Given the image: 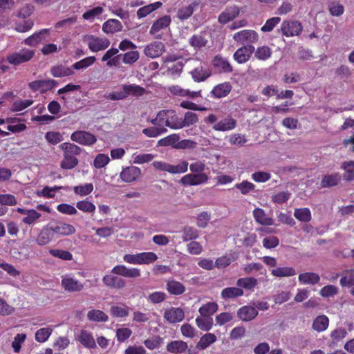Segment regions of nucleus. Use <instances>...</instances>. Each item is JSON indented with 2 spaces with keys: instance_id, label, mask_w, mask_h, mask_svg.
Listing matches in <instances>:
<instances>
[{
  "instance_id": "obj_60",
  "label": "nucleus",
  "mask_w": 354,
  "mask_h": 354,
  "mask_svg": "<svg viewBox=\"0 0 354 354\" xmlns=\"http://www.w3.org/2000/svg\"><path fill=\"white\" fill-rule=\"evenodd\" d=\"M26 334L18 333L17 334L11 343V346L15 353H18L21 351V345L26 339Z\"/></svg>"
},
{
  "instance_id": "obj_20",
  "label": "nucleus",
  "mask_w": 354,
  "mask_h": 354,
  "mask_svg": "<svg viewBox=\"0 0 354 354\" xmlns=\"http://www.w3.org/2000/svg\"><path fill=\"white\" fill-rule=\"evenodd\" d=\"M102 281L105 286L109 288L121 289L123 288L125 285V281L115 275L107 274L102 278Z\"/></svg>"
},
{
  "instance_id": "obj_17",
  "label": "nucleus",
  "mask_w": 354,
  "mask_h": 354,
  "mask_svg": "<svg viewBox=\"0 0 354 354\" xmlns=\"http://www.w3.org/2000/svg\"><path fill=\"white\" fill-rule=\"evenodd\" d=\"M176 60V57L173 55H168L165 59V67L167 68L169 73L173 76L178 75L183 68V62L178 61L174 63Z\"/></svg>"
},
{
  "instance_id": "obj_23",
  "label": "nucleus",
  "mask_w": 354,
  "mask_h": 354,
  "mask_svg": "<svg viewBox=\"0 0 354 354\" xmlns=\"http://www.w3.org/2000/svg\"><path fill=\"white\" fill-rule=\"evenodd\" d=\"M190 75L194 82H201L205 81L211 75V71L208 68L200 66L191 71Z\"/></svg>"
},
{
  "instance_id": "obj_52",
  "label": "nucleus",
  "mask_w": 354,
  "mask_h": 354,
  "mask_svg": "<svg viewBox=\"0 0 354 354\" xmlns=\"http://www.w3.org/2000/svg\"><path fill=\"white\" fill-rule=\"evenodd\" d=\"M41 216V214L35 209H29L26 215L22 218V221L29 225H34L37 223Z\"/></svg>"
},
{
  "instance_id": "obj_4",
  "label": "nucleus",
  "mask_w": 354,
  "mask_h": 354,
  "mask_svg": "<svg viewBox=\"0 0 354 354\" xmlns=\"http://www.w3.org/2000/svg\"><path fill=\"white\" fill-rule=\"evenodd\" d=\"M83 41L92 53H97L104 50L106 49L111 44L109 39L93 35H85Z\"/></svg>"
},
{
  "instance_id": "obj_40",
  "label": "nucleus",
  "mask_w": 354,
  "mask_h": 354,
  "mask_svg": "<svg viewBox=\"0 0 354 354\" xmlns=\"http://www.w3.org/2000/svg\"><path fill=\"white\" fill-rule=\"evenodd\" d=\"M53 331V326H46L38 329L35 332V338L39 343L46 342Z\"/></svg>"
},
{
  "instance_id": "obj_10",
  "label": "nucleus",
  "mask_w": 354,
  "mask_h": 354,
  "mask_svg": "<svg viewBox=\"0 0 354 354\" xmlns=\"http://www.w3.org/2000/svg\"><path fill=\"white\" fill-rule=\"evenodd\" d=\"M233 39L239 44L255 43L259 39V35L253 30H243L234 34Z\"/></svg>"
},
{
  "instance_id": "obj_63",
  "label": "nucleus",
  "mask_w": 354,
  "mask_h": 354,
  "mask_svg": "<svg viewBox=\"0 0 354 354\" xmlns=\"http://www.w3.org/2000/svg\"><path fill=\"white\" fill-rule=\"evenodd\" d=\"M140 265L150 264L158 259V256L153 252H144L139 253Z\"/></svg>"
},
{
  "instance_id": "obj_18",
  "label": "nucleus",
  "mask_w": 354,
  "mask_h": 354,
  "mask_svg": "<svg viewBox=\"0 0 354 354\" xmlns=\"http://www.w3.org/2000/svg\"><path fill=\"white\" fill-rule=\"evenodd\" d=\"M258 315L257 308L252 306H245L237 311V316L243 322L254 319Z\"/></svg>"
},
{
  "instance_id": "obj_56",
  "label": "nucleus",
  "mask_w": 354,
  "mask_h": 354,
  "mask_svg": "<svg viewBox=\"0 0 354 354\" xmlns=\"http://www.w3.org/2000/svg\"><path fill=\"white\" fill-rule=\"evenodd\" d=\"M62 189V187H45L40 191L36 192V195L39 197H44L46 198H53L57 191Z\"/></svg>"
},
{
  "instance_id": "obj_44",
  "label": "nucleus",
  "mask_w": 354,
  "mask_h": 354,
  "mask_svg": "<svg viewBox=\"0 0 354 354\" xmlns=\"http://www.w3.org/2000/svg\"><path fill=\"white\" fill-rule=\"evenodd\" d=\"M231 91V86L229 83H223L216 86L212 91L213 96L221 98L226 96Z\"/></svg>"
},
{
  "instance_id": "obj_50",
  "label": "nucleus",
  "mask_w": 354,
  "mask_h": 354,
  "mask_svg": "<svg viewBox=\"0 0 354 354\" xmlns=\"http://www.w3.org/2000/svg\"><path fill=\"white\" fill-rule=\"evenodd\" d=\"M76 207L84 213L91 214H93L96 209L95 205L87 199L77 202Z\"/></svg>"
},
{
  "instance_id": "obj_59",
  "label": "nucleus",
  "mask_w": 354,
  "mask_h": 354,
  "mask_svg": "<svg viewBox=\"0 0 354 354\" xmlns=\"http://www.w3.org/2000/svg\"><path fill=\"white\" fill-rule=\"evenodd\" d=\"M93 190V185L92 183H85L80 185L73 187V192L75 194L80 196H85L91 194Z\"/></svg>"
},
{
  "instance_id": "obj_2",
  "label": "nucleus",
  "mask_w": 354,
  "mask_h": 354,
  "mask_svg": "<svg viewBox=\"0 0 354 354\" xmlns=\"http://www.w3.org/2000/svg\"><path fill=\"white\" fill-rule=\"evenodd\" d=\"M59 147L64 151V159L61 162V167L64 169H71L74 168L78 163L75 155L81 152V149L72 143L64 142Z\"/></svg>"
},
{
  "instance_id": "obj_14",
  "label": "nucleus",
  "mask_w": 354,
  "mask_h": 354,
  "mask_svg": "<svg viewBox=\"0 0 354 354\" xmlns=\"http://www.w3.org/2000/svg\"><path fill=\"white\" fill-rule=\"evenodd\" d=\"M281 32L286 37L298 35L302 30L300 23L296 21H285L281 26Z\"/></svg>"
},
{
  "instance_id": "obj_58",
  "label": "nucleus",
  "mask_w": 354,
  "mask_h": 354,
  "mask_svg": "<svg viewBox=\"0 0 354 354\" xmlns=\"http://www.w3.org/2000/svg\"><path fill=\"white\" fill-rule=\"evenodd\" d=\"M153 127L146 128L142 130V133L149 138H156L167 132V129L160 127L158 125H153Z\"/></svg>"
},
{
  "instance_id": "obj_12",
  "label": "nucleus",
  "mask_w": 354,
  "mask_h": 354,
  "mask_svg": "<svg viewBox=\"0 0 354 354\" xmlns=\"http://www.w3.org/2000/svg\"><path fill=\"white\" fill-rule=\"evenodd\" d=\"M165 50L163 43L160 41H153L145 46V55L151 59L157 58L161 56Z\"/></svg>"
},
{
  "instance_id": "obj_5",
  "label": "nucleus",
  "mask_w": 354,
  "mask_h": 354,
  "mask_svg": "<svg viewBox=\"0 0 354 354\" xmlns=\"http://www.w3.org/2000/svg\"><path fill=\"white\" fill-rule=\"evenodd\" d=\"M61 286L67 292H77L82 291L84 286L72 274H65L61 277Z\"/></svg>"
},
{
  "instance_id": "obj_9",
  "label": "nucleus",
  "mask_w": 354,
  "mask_h": 354,
  "mask_svg": "<svg viewBox=\"0 0 354 354\" xmlns=\"http://www.w3.org/2000/svg\"><path fill=\"white\" fill-rule=\"evenodd\" d=\"M71 138L74 142L86 146L92 145L97 141V138L93 134L85 131H77L73 133Z\"/></svg>"
},
{
  "instance_id": "obj_27",
  "label": "nucleus",
  "mask_w": 354,
  "mask_h": 354,
  "mask_svg": "<svg viewBox=\"0 0 354 354\" xmlns=\"http://www.w3.org/2000/svg\"><path fill=\"white\" fill-rule=\"evenodd\" d=\"M187 348V344L182 340H174L167 345V351L173 354H182Z\"/></svg>"
},
{
  "instance_id": "obj_36",
  "label": "nucleus",
  "mask_w": 354,
  "mask_h": 354,
  "mask_svg": "<svg viewBox=\"0 0 354 354\" xmlns=\"http://www.w3.org/2000/svg\"><path fill=\"white\" fill-rule=\"evenodd\" d=\"M54 234L50 225L44 227L37 238V243L40 245H45L50 242Z\"/></svg>"
},
{
  "instance_id": "obj_45",
  "label": "nucleus",
  "mask_w": 354,
  "mask_h": 354,
  "mask_svg": "<svg viewBox=\"0 0 354 354\" xmlns=\"http://www.w3.org/2000/svg\"><path fill=\"white\" fill-rule=\"evenodd\" d=\"M243 295V290L237 287L224 288L221 292V297L224 299H233Z\"/></svg>"
},
{
  "instance_id": "obj_26",
  "label": "nucleus",
  "mask_w": 354,
  "mask_h": 354,
  "mask_svg": "<svg viewBox=\"0 0 354 354\" xmlns=\"http://www.w3.org/2000/svg\"><path fill=\"white\" fill-rule=\"evenodd\" d=\"M216 340L217 337L214 333H205L201 337L200 339L196 345V348L199 351L205 350L210 345L216 342Z\"/></svg>"
},
{
  "instance_id": "obj_31",
  "label": "nucleus",
  "mask_w": 354,
  "mask_h": 354,
  "mask_svg": "<svg viewBox=\"0 0 354 354\" xmlns=\"http://www.w3.org/2000/svg\"><path fill=\"white\" fill-rule=\"evenodd\" d=\"M212 64L220 72L230 73L232 71V67L228 60L221 55H217L214 58Z\"/></svg>"
},
{
  "instance_id": "obj_46",
  "label": "nucleus",
  "mask_w": 354,
  "mask_h": 354,
  "mask_svg": "<svg viewBox=\"0 0 354 354\" xmlns=\"http://www.w3.org/2000/svg\"><path fill=\"white\" fill-rule=\"evenodd\" d=\"M341 180V176L338 173L327 174L323 176L321 185L323 187H329L338 184Z\"/></svg>"
},
{
  "instance_id": "obj_57",
  "label": "nucleus",
  "mask_w": 354,
  "mask_h": 354,
  "mask_svg": "<svg viewBox=\"0 0 354 354\" xmlns=\"http://www.w3.org/2000/svg\"><path fill=\"white\" fill-rule=\"evenodd\" d=\"M95 60L96 58L94 56L87 57L73 64V69L82 70L86 68L93 65Z\"/></svg>"
},
{
  "instance_id": "obj_16",
  "label": "nucleus",
  "mask_w": 354,
  "mask_h": 354,
  "mask_svg": "<svg viewBox=\"0 0 354 354\" xmlns=\"http://www.w3.org/2000/svg\"><path fill=\"white\" fill-rule=\"evenodd\" d=\"M254 51V47L252 45H246L238 48L234 54V59L239 64L245 63L249 60Z\"/></svg>"
},
{
  "instance_id": "obj_21",
  "label": "nucleus",
  "mask_w": 354,
  "mask_h": 354,
  "mask_svg": "<svg viewBox=\"0 0 354 354\" xmlns=\"http://www.w3.org/2000/svg\"><path fill=\"white\" fill-rule=\"evenodd\" d=\"M169 92L176 96L187 97L189 98H196L201 96V91H190L188 89H185L178 85H173L169 87Z\"/></svg>"
},
{
  "instance_id": "obj_55",
  "label": "nucleus",
  "mask_w": 354,
  "mask_h": 354,
  "mask_svg": "<svg viewBox=\"0 0 354 354\" xmlns=\"http://www.w3.org/2000/svg\"><path fill=\"white\" fill-rule=\"evenodd\" d=\"M254 57L259 60H266L271 56V49L267 46H259L254 51Z\"/></svg>"
},
{
  "instance_id": "obj_24",
  "label": "nucleus",
  "mask_w": 354,
  "mask_h": 354,
  "mask_svg": "<svg viewBox=\"0 0 354 354\" xmlns=\"http://www.w3.org/2000/svg\"><path fill=\"white\" fill-rule=\"evenodd\" d=\"M50 73L55 77H64L73 75L74 71L73 66L68 67L62 64H57L51 67Z\"/></svg>"
},
{
  "instance_id": "obj_54",
  "label": "nucleus",
  "mask_w": 354,
  "mask_h": 354,
  "mask_svg": "<svg viewBox=\"0 0 354 354\" xmlns=\"http://www.w3.org/2000/svg\"><path fill=\"white\" fill-rule=\"evenodd\" d=\"M342 287L354 286V269L347 270L344 273L339 281Z\"/></svg>"
},
{
  "instance_id": "obj_3",
  "label": "nucleus",
  "mask_w": 354,
  "mask_h": 354,
  "mask_svg": "<svg viewBox=\"0 0 354 354\" xmlns=\"http://www.w3.org/2000/svg\"><path fill=\"white\" fill-rule=\"evenodd\" d=\"M153 125L160 127H169L172 129H178V116L174 110H162L159 111L156 118L151 120Z\"/></svg>"
},
{
  "instance_id": "obj_62",
  "label": "nucleus",
  "mask_w": 354,
  "mask_h": 354,
  "mask_svg": "<svg viewBox=\"0 0 354 354\" xmlns=\"http://www.w3.org/2000/svg\"><path fill=\"white\" fill-rule=\"evenodd\" d=\"M236 284L241 288L250 290L257 285V279L253 277L241 278L237 280Z\"/></svg>"
},
{
  "instance_id": "obj_29",
  "label": "nucleus",
  "mask_w": 354,
  "mask_h": 354,
  "mask_svg": "<svg viewBox=\"0 0 354 354\" xmlns=\"http://www.w3.org/2000/svg\"><path fill=\"white\" fill-rule=\"evenodd\" d=\"M122 30V25L121 22L115 19H109L102 26V30L106 34H114Z\"/></svg>"
},
{
  "instance_id": "obj_48",
  "label": "nucleus",
  "mask_w": 354,
  "mask_h": 354,
  "mask_svg": "<svg viewBox=\"0 0 354 354\" xmlns=\"http://www.w3.org/2000/svg\"><path fill=\"white\" fill-rule=\"evenodd\" d=\"M294 216L299 221L309 222L312 218L310 210L307 207L297 208L294 212Z\"/></svg>"
},
{
  "instance_id": "obj_33",
  "label": "nucleus",
  "mask_w": 354,
  "mask_h": 354,
  "mask_svg": "<svg viewBox=\"0 0 354 354\" xmlns=\"http://www.w3.org/2000/svg\"><path fill=\"white\" fill-rule=\"evenodd\" d=\"M270 272L275 277H289L296 274L295 269L290 266L274 268Z\"/></svg>"
},
{
  "instance_id": "obj_19",
  "label": "nucleus",
  "mask_w": 354,
  "mask_h": 354,
  "mask_svg": "<svg viewBox=\"0 0 354 354\" xmlns=\"http://www.w3.org/2000/svg\"><path fill=\"white\" fill-rule=\"evenodd\" d=\"M76 339L86 348H95L96 347V342L93 335L87 330H81L77 335Z\"/></svg>"
},
{
  "instance_id": "obj_11",
  "label": "nucleus",
  "mask_w": 354,
  "mask_h": 354,
  "mask_svg": "<svg viewBox=\"0 0 354 354\" xmlns=\"http://www.w3.org/2000/svg\"><path fill=\"white\" fill-rule=\"evenodd\" d=\"M111 273L128 278H137L141 275L138 268H129L124 265H117L111 270Z\"/></svg>"
},
{
  "instance_id": "obj_1",
  "label": "nucleus",
  "mask_w": 354,
  "mask_h": 354,
  "mask_svg": "<svg viewBox=\"0 0 354 354\" xmlns=\"http://www.w3.org/2000/svg\"><path fill=\"white\" fill-rule=\"evenodd\" d=\"M205 165L201 161H196L192 163L189 169L192 172L182 177L180 183L185 186H196L205 183L209 176L204 172Z\"/></svg>"
},
{
  "instance_id": "obj_8",
  "label": "nucleus",
  "mask_w": 354,
  "mask_h": 354,
  "mask_svg": "<svg viewBox=\"0 0 354 354\" xmlns=\"http://www.w3.org/2000/svg\"><path fill=\"white\" fill-rule=\"evenodd\" d=\"M141 169L136 166L122 167L120 174V179L124 183H133L137 181L141 176Z\"/></svg>"
},
{
  "instance_id": "obj_47",
  "label": "nucleus",
  "mask_w": 354,
  "mask_h": 354,
  "mask_svg": "<svg viewBox=\"0 0 354 354\" xmlns=\"http://www.w3.org/2000/svg\"><path fill=\"white\" fill-rule=\"evenodd\" d=\"M155 158L152 153H134L131 156L132 162L136 165H142L151 162Z\"/></svg>"
},
{
  "instance_id": "obj_51",
  "label": "nucleus",
  "mask_w": 354,
  "mask_h": 354,
  "mask_svg": "<svg viewBox=\"0 0 354 354\" xmlns=\"http://www.w3.org/2000/svg\"><path fill=\"white\" fill-rule=\"evenodd\" d=\"M341 168L344 170V179L350 181L354 180V161H345Z\"/></svg>"
},
{
  "instance_id": "obj_7",
  "label": "nucleus",
  "mask_w": 354,
  "mask_h": 354,
  "mask_svg": "<svg viewBox=\"0 0 354 354\" xmlns=\"http://www.w3.org/2000/svg\"><path fill=\"white\" fill-rule=\"evenodd\" d=\"M171 22V19L169 15L162 16L153 23L150 28L149 33L157 38H160L162 31L168 28Z\"/></svg>"
},
{
  "instance_id": "obj_30",
  "label": "nucleus",
  "mask_w": 354,
  "mask_h": 354,
  "mask_svg": "<svg viewBox=\"0 0 354 354\" xmlns=\"http://www.w3.org/2000/svg\"><path fill=\"white\" fill-rule=\"evenodd\" d=\"M207 35L205 33H200L194 35L189 39V44L194 49H200L205 47L208 43Z\"/></svg>"
},
{
  "instance_id": "obj_49",
  "label": "nucleus",
  "mask_w": 354,
  "mask_h": 354,
  "mask_svg": "<svg viewBox=\"0 0 354 354\" xmlns=\"http://www.w3.org/2000/svg\"><path fill=\"white\" fill-rule=\"evenodd\" d=\"M46 32V30H43L38 32H35L27 39H26L24 40V44L28 46H35L44 39V35Z\"/></svg>"
},
{
  "instance_id": "obj_38",
  "label": "nucleus",
  "mask_w": 354,
  "mask_h": 354,
  "mask_svg": "<svg viewBox=\"0 0 354 354\" xmlns=\"http://www.w3.org/2000/svg\"><path fill=\"white\" fill-rule=\"evenodd\" d=\"M88 320L95 322H106L109 320V316L102 310L97 309H91L87 313Z\"/></svg>"
},
{
  "instance_id": "obj_53",
  "label": "nucleus",
  "mask_w": 354,
  "mask_h": 354,
  "mask_svg": "<svg viewBox=\"0 0 354 354\" xmlns=\"http://www.w3.org/2000/svg\"><path fill=\"white\" fill-rule=\"evenodd\" d=\"M195 322L196 326L203 331H209L213 326V320L211 317H198Z\"/></svg>"
},
{
  "instance_id": "obj_28",
  "label": "nucleus",
  "mask_w": 354,
  "mask_h": 354,
  "mask_svg": "<svg viewBox=\"0 0 354 354\" xmlns=\"http://www.w3.org/2000/svg\"><path fill=\"white\" fill-rule=\"evenodd\" d=\"M253 216L255 221L261 225H272L274 224L273 219L268 216L263 209H254L253 211Z\"/></svg>"
},
{
  "instance_id": "obj_37",
  "label": "nucleus",
  "mask_w": 354,
  "mask_h": 354,
  "mask_svg": "<svg viewBox=\"0 0 354 354\" xmlns=\"http://www.w3.org/2000/svg\"><path fill=\"white\" fill-rule=\"evenodd\" d=\"M130 308L125 304L113 305L110 308L111 315L117 317H126L129 315Z\"/></svg>"
},
{
  "instance_id": "obj_32",
  "label": "nucleus",
  "mask_w": 354,
  "mask_h": 354,
  "mask_svg": "<svg viewBox=\"0 0 354 354\" xmlns=\"http://www.w3.org/2000/svg\"><path fill=\"white\" fill-rule=\"evenodd\" d=\"M166 289L171 295H180L185 292V286L180 282L169 279L167 281L166 284Z\"/></svg>"
},
{
  "instance_id": "obj_15",
  "label": "nucleus",
  "mask_w": 354,
  "mask_h": 354,
  "mask_svg": "<svg viewBox=\"0 0 354 354\" xmlns=\"http://www.w3.org/2000/svg\"><path fill=\"white\" fill-rule=\"evenodd\" d=\"M50 226L53 234L59 236H70L76 232L73 225L64 222H58Z\"/></svg>"
},
{
  "instance_id": "obj_35",
  "label": "nucleus",
  "mask_w": 354,
  "mask_h": 354,
  "mask_svg": "<svg viewBox=\"0 0 354 354\" xmlns=\"http://www.w3.org/2000/svg\"><path fill=\"white\" fill-rule=\"evenodd\" d=\"M198 118L197 114L193 112H187L185 114L184 118H179L178 117V129H183L185 127H189L198 122Z\"/></svg>"
},
{
  "instance_id": "obj_42",
  "label": "nucleus",
  "mask_w": 354,
  "mask_h": 354,
  "mask_svg": "<svg viewBox=\"0 0 354 354\" xmlns=\"http://www.w3.org/2000/svg\"><path fill=\"white\" fill-rule=\"evenodd\" d=\"M162 6V3L160 1H157L147 6H145L140 8H139L137 11V16L139 19H142L145 17L153 11L158 9Z\"/></svg>"
},
{
  "instance_id": "obj_64",
  "label": "nucleus",
  "mask_w": 354,
  "mask_h": 354,
  "mask_svg": "<svg viewBox=\"0 0 354 354\" xmlns=\"http://www.w3.org/2000/svg\"><path fill=\"white\" fill-rule=\"evenodd\" d=\"M198 236V230L191 226H185L183 229V239L184 241L196 239Z\"/></svg>"
},
{
  "instance_id": "obj_39",
  "label": "nucleus",
  "mask_w": 354,
  "mask_h": 354,
  "mask_svg": "<svg viewBox=\"0 0 354 354\" xmlns=\"http://www.w3.org/2000/svg\"><path fill=\"white\" fill-rule=\"evenodd\" d=\"M329 325V319L326 315H319L313 321L312 328L317 332L326 330Z\"/></svg>"
},
{
  "instance_id": "obj_61",
  "label": "nucleus",
  "mask_w": 354,
  "mask_h": 354,
  "mask_svg": "<svg viewBox=\"0 0 354 354\" xmlns=\"http://www.w3.org/2000/svg\"><path fill=\"white\" fill-rule=\"evenodd\" d=\"M194 3L182 6L178 9L177 17L180 20H185L192 16L194 12Z\"/></svg>"
},
{
  "instance_id": "obj_13",
  "label": "nucleus",
  "mask_w": 354,
  "mask_h": 354,
  "mask_svg": "<svg viewBox=\"0 0 354 354\" xmlns=\"http://www.w3.org/2000/svg\"><path fill=\"white\" fill-rule=\"evenodd\" d=\"M163 317L169 324H175L184 319L185 312L181 308L171 307L165 310Z\"/></svg>"
},
{
  "instance_id": "obj_43",
  "label": "nucleus",
  "mask_w": 354,
  "mask_h": 354,
  "mask_svg": "<svg viewBox=\"0 0 354 354\" xmlns=\"http://www.w3.org/2000/svg\"><path fill=\"white\" fill-rule=\"evenodd\" d=\"M122 88L125 90L127 97L129 95L136 97L142 96L145 92V89L136 84H123Z\"/></svg>"
},
{
  "instance_id": "obj_25",
  "label": "nucleus",
  "mask_w": 354,
  "mask_h": 354,
  "mask_svg": "<svg viewBox=\"0 0 354 354\" xmlns=\"http://www.w3.org/2000/svg\"><path fill=\"white\" fill-rule=\"evenodd\" d=\"M236 122L231 117L225 118L214 124L213 129L215 131H227L232 130L236 127Z\"/></svg>"
},
{
  "instance_id": "obj_41",
  "label": "nucleus",
  "mask_w": 354,
  "mask_h": 354,
  "mask_svg": "<svg viewBox=\"0 0 354 354\" xmlns=\"http://www.w3.org/2000/svg\"><path fill=\"white\" fill-rule=\"evenodd\" d=\"M218 306L216 302H208L203 305L198 309V312L201 317H210L218 310Z\"/></svg>"
},
{
  "instance_id": "obj_6",
  "label": "nucleus",
  "mask_w": 354,
  "mask_h": 354,
  "mask_svg": "<svg viewBox=\"0 0 354 354\" xmlns=\"http://www.w3.org/2000/svg\"><path fill=\"white\" fill-rule=\"evenodd\" d=\"M34 55L35 50L23 48L18 52L10 54L7 57V60L10 64L17 66L30 61Z\"/></svg>"
},
{
  "instance_id": "obj_22",
  "label": "nucleus",
  "mask_w": 354,
  "mask_h": 354,
  "mask_svg": "<svg viewBox=\"0 0 354 354\" xmlns=\"http://www.w3.org/2000/svg\"><path fill=\"white\" fill-rule=\"evenodd\" d=\"M240 12L237 6H232L226 8L218 17V21L221 24H226L235 19Z\"/></svg>"
},
{
  "instance_id": "obj_34",
  "label": "nucleus",
  "mask_w": 354,
  "mask_h": 354,
  "mask_svg": "<svg viewBox=\"0 0 354 354\" xmlns=\"http://www.w3.org/2000/svg\"><path fill=\"white\" fill-rule=\"evenodd\" d=\"M298 279L301 284L315 285L319 281L320 277L317 273L306 272L301 273Z\"/></svg>"
}]
</instances>
